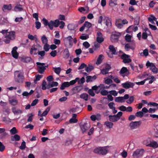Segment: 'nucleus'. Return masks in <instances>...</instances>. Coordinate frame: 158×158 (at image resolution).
Here are the masks:
<instances>
[{
  "mask_svg": "<svg viewBox=\"0 0 158 158\" xmlns=\"http://www.w3.org/2000/svg\"><path fill=\"white\" fill-rule=\"evenodd\" d=\"M109 48L110 50V51L112 52V54H117V52H116V50L114 47V46L112 45H110L109 47Z\"/></svg>",
  "mask_w": 158,
  "mask_h": 158,
  "instance_id": "c9c22d12",
  "label": "nucleus"
},
{
  "mask_svg": "<svg viewBox=\"0 0 158 158\" xmlns=\"http://www.w3.org/2000/svg\"><path fill=\"white\" fill-rule=\"evenodd\" d=\"M28 38L29 39L31 40H36L37 39V36L36 35H35L34 36H33L30 34H29L28 35Z\"/></svg>",
  "mask_w": 158,
  "mask_h": 158,
  "instance_id": "a18cd8bd",
  "label": "nucleus"
},
{
  "mask_svg": "<svg viewBox=\"0 0 158 158\" xmlns=\"http://www.w3.org/2000/svg\"><path fill=\"white\" fill-rule=\"evenodd\" d=\"M80 128L83 133H84L90 127V124L89 123H85L80 125Z\"/></svg>",
  "mask_w": 158,
  "mask_h": 158,
  "instance_id": "9b49d317",
  "label": "nucleus"
},
{
  "mask_svg": "<svg viewBox=\"0 0 158 158\" xmlns=\"http://www.w3.org/2000/svg\"><path fill=\"white\" fill-rule=\"evenodd\" d=\"M100 92L101 94L103 96L107 95L109 93V91L108 92L107 91L105 90V89H103V90H102Z\"/></svg>",
  "mask_w": 158,
  "mask_h": 158,
  "instance_id": "09e8293b",
  "label": "nucleus"
},
{
  "mask_svg": "<svg viewBox=\"0 0 158 158\" xmlns=\"http://www.w3.org/2000/svg\"><path fill=\"white\" fill-rule=\"evenodd\" d=\"M121 34L120 32H115L113 33L111 35L110 40L112 43L117 42Z\"/></svg>",
  "mask_w": 158,
  "mask_h": 158,
  "instance_id": "6e6552de",
  "label": "nucleus"
},
{
  "mask_svg": "<svg viewBox=\"0 0 158 158\" xmlns=\"http://www.w3.org/2000/svg\"><path fill=\"white\" fill-rule=\"evenodd\" d=\"M114 103L113 102H111L109 103L108 104V106L111 109H112L113 108H114L115 107L114 106Z\"/></svg>",
  "mask_w": 158,
  "mask_h": 158,
  "instance_id": "69168bd1",
  "label": "nucleus"
},
{
  "mask_svg": "<svg viewBox=\"0 0 158 158\" xmlns=\"http://www.w3.org/2000/svg\"><path fill=\"white\" fill-rule=\"evenodd\" d=\"M39 45H32L30 50V53L31 55H36L37 54V47L40 46Z\"/></svg>",
  "mask_w": 158,
  "mask_h": 158,
  "instance_id": "f3484780",
  "label": "nucleus"
},
{
  "mask_svg": "<svg viewBox=\"0 0 158 158\" xmlns=\"http://www.w3.org/2000/svg\"><path fill=\"white\" fill-rule=\"evenodd\" d=\"M5 149V147L2 143L0 142V151L3 152Z\"/></svg>",
  "mask_w": 158,
  "mask_h": 158,
  "instance_id": "0e129e2a",
  "label": "nucleus"
},
{
  "mask_svg": "<svg viewBox=\"0 0 158 158\" xmlns=\"http://www.w3.org/2000/svg\"><path fill=\"white\" fill-rule=\"evenodd\" d=\"M35 27L37 29H39L41 27V24L40 22L38 21H36L35 22Z\"/></svg>",
  "mask_w": 158,
  "mask_h": 158,
  "instance_id": "13d9d810",
  "label": "nucleus"
},
{
  "mask_svg": "<svg viewBox=\"0 0 158 158\" xmlns=\"http://www.w3.org/2000/svg\"><path fill=\"white\" fill-rule=\"evenodd\" d=\"M11 9L12 6L11 4H9V5H4L2 7V10L4 11H5L6 10H10Z\"/></svg>",
  "mask_w": 158,
  "mask_h": 158,
  "instance_id": "bb28decb",
  "label": "nucleus"
},
{
  "mask_svg": "<svg viewBox=\"0 0 158 158\" xmlns=\"http://www.w3.org/2000/svg\"><path fill=\"white\" fill-rule=\"evenodd\" d=\"M31 60V59L29 57H25L23 58L22 61L26 63L30 62Z\"/></svg>",
  "mask_w": 158,
  "mask_h": 158,
  "instance_id": "49530a36",
  "label": "nucleus"
},
{
  "mask_svg": "<svg viewBox=\"0 0 158 158\" xmlns=\"http://www.w3.org/2000/svg\"><path fill=\"white\" fill-rule=\"evenodd\" d=\"M50 49V46L48 45V43L45 44L44 47V50L46 52L48 51Z\"/></svg>",
  "mask_w": 158,
  "mask_h": 158,
  "instance_id": "4d7b16f0",
  "label": "nucleus"
},
{
  "mask_svg": "<svg viewBox=\"0 0 158 158\" xmlns=\"http://www.w3.org/2000/svg\"><path fill=\"white\" fill-rule=\"evenodd\" d=\"M141 123L140 121H132L129 124V126L132 130L135 129L138 127L141 124Z\"/></svg>",
  "mask_w": 158,
  "mask_h": 158,
  "instance_id": "1a4fd4ad",
  "label": "nucleus"
},
{
  "mask_svg": "<svg viewBox=\"0 0 158 158\" xmlns=\"http://www.w3.org/2000/svg\"><path fill=\"white\" fill-rule=\"evenodd\" d=\"M146 66L147 68L149 67L150 69L153 73L156 74L158 73V69L153 63L148 61L146 64Z\"/></svg>",
  "mask_w": 158,
  "mask_h": 158,
  "instance_id": "423d86ee",
  "label": "nucleus"
},
{
  "mask_svg": "<svg viewBox=\"0 0 158 158\" xmlns=\"http://www.w3.org/2000/svg\"><path fill=\"white\" fill-rule=\"evenodd\" d=\"M130 48L134 49L131 46H130V44H126L125 46V49L127 51H128Z\"/></svg>",
  "mask_w": 158,
  "mask_h": 158,
  "instance_id": "bf43d9fd",
  "label": "nucleus"
},
{
  "mask_svg": "<svg viewBox=\"0 0 158 158\" xmlns=\"http://www.w3.org/2000/svg\"><path fill=\"white\" fill-rule=\"evenodd\" d=\"M104 23L108 27H110L111 26V19L109 17L104 16L103 19Z\"/></svg>",
  "mask_w": 158,
  "mask_h": 158,
  "instance_id": "ddd939ff",
  "label": "nucleus"
},
{
  "mask_svg": "<svg viewBox=\"0 0 158 158\" xmlns=\"http://www.w3.org/2000/svg\"><path fill=\"white\" fill-rule=\"evenodd\" d=\"M104 58V56L102 55H100L98 57V58L97 61L96 62V64L99 65L101 64L102 62V60Z\"/></svg>",
  "mask_w": 158,
  "mask_h": 158,
  "instance_id": "72a5a7b5",
  "label": "nucleus"
},
{
  "mask_svg": "<svg viewBox=\"0 0 158 158\" xmlns=\"http://www.w3.org/2000/svg\"><path fill=\"white\" fill-rule=\"evenodd\" d=\"M131 36L128 34H127L125 36L126 40L130 42L131 40Z\"/></svg>",
  "mask_w": 158,
  "mask_h": 158,
  "instance_id": "338daca9",
  "label": "nucleus"
},
{
  "mask_svg": "<svg viewBox=\"0 0 158 158\" xmlns=\"http://www.w3.org/2000/svg\"><path fill=\"white\" fill-rule=\"evenodd\" d=\"M97 42L100 43H102L104 41V39L102 36L97 37L96 39Z\"/></svg>",
  "mask_w": 158,
  "mask_h": 158,
  "instance_id": "864d4df0",
  "label": "nucleus"
},
{
  "mask_svg": "<svg viewBox=\"0 0 158 158\" xmlns=\"http://www.w3.org/2000/svg\"><path fill=\"white\" fill-rule=\"evenodd\" d=\"M10 133L11 135H14L18 133V131L15 127H13L10 131Z\"/></svg>",
  "mask_w": 158,
  "mask_h": 158,
  "instance_id": "37998d69",
  "label": "nucleus"
},
{
  "mask_svg": "<svg viewBox=\"0 0 158 158\" xmlns=\"http://www.w3.org/2000/svg\"><path fill=\"white\" fill-rule=\"evenodd\" d=\"M69 111L70 113L77 112L78 113H79L81 111V110L80 109L79 107L77 106H76L71 108L69 110Z\"/></svg>",
  "mask_w": 158,
  "mask_h": 158,
  "instance_id": "a211bd4d",
  "label": "nucleus"
},
{
  "mask_svg": "<svg viewBox=\"0 0 158 158\" xmlns=\"http://www.w3.org/2000/svg\"><path fill=\"white\" fill-rule=\"evenodd\" d=\"M14 79L15 82L22 83L24 80L23 73L21 71H16L15 72Z\"/></svg>",
  "mask_w": 158,
  "mask_h": 158,
  "instance_id": "f03ea898",
  "label": "nucleus"
},
{
  "mask_svg": "<svg viewBox=\"0 0 158 158\" xmlns=\"http://www.w3.org/2000/svg\"><path fill=\"white\" fill-rule=\"evenodd\" d=\"M69 55L70 54L68 49L67 48L65 49L64 52L63 57L65 59H67L69 57Z\"/></svg>",
  "mask_w": 158,
  "mask_h": 158,
  "instance_id": "7c9ffc66",
  "label": "nucleus"
},
{
  "mask_svg": "<svg viewBox=\"0 0 158 158\" xmlns=\"http://www.w3.org/2000/svg\"><path fill=\"white\" fill-rule=\"evenodd\" d=\"M108 151V147L106 146L96 148L94 150V152L96 153L104 155L107 153Z\"/></svg>",
  "mask_w": 158,
  "mask_h": 158,
  "instance_id": "7ed1b4c3",
  "label": "nucleus"
},
{
  "mask_svg": "<svg viewBox=\"0 0 158 158\" xmlns=\"http://www.w3.org/2000/svg\"><path fill=\"white\" fill-rule=\"evenodd\" d=\"M92 26L91 23L88 21H85L83 25L80 28L79 31H83L85 27H86L87 29L86 31H87L88 29L89 28Z\"/></svg>",
  "mask_w": 158,
  "mask_h": 158,
  "instance_id": "f8f14e48",
  "label": "nucleus"
},
{
  "mask_svg": "<svg viewBox=\"0 0 158 158\" xmlns=\"http://www.w3.org/2000/svg\"><path fill=\"white\" fill-rule=\"evenodd\" d=\"M109 93L114 96H117L118 94V93L116 91L114 90L109 91Z\"/></svg>",
  "mask_w": 158,
  "mask_h": 158,
  "instance_id": "e2e57ef3",
  "label": "nucleus"
},
{
  "mask_svg": "<svg viewBox=\"0 0 158 158\" xmlns=\"http://www.w3.org/2000/svg\"><path fill=\"white\" fill-rule=\"evenodd\" d=\"M67 27L68 29L70 30H74L75 29V26L74 24H69Z\"/></svg>",
  "mask_w": 158,
  "mask_h": 158,
  "instance_id": "603ef678",
  "label": "nucleus"
},
{
  "mask_svg": "<svg viewBox=\"0 0 158 158\" xmlns=\"http://www.w3.org/2000/svg\"><path fill=\"white\" fill-rule=\"evenodd\" d=\"M109 5L111 6H116L117 5V4L116 2H114L113 0H111L109 1Z\"/></svg>",
  "mask_w": 158,
  "mask_h": 158,
  "instance_id": "052dcab7",
  "label": "nucleus"
},
{
  "mask_svg": "<svg viewBox=\"0 0 158 158\" xmlns=\"http://www.w3.org/2000/svg\"><path fill=\"white\" fill-rule=\"evenodd\" d=\"M42 75H36L35 76V79L34 80V82L35 84L37 83V82L40 80V79L43 77Z\"/></svg>",
  "mask_w": 158,
  "mask_h": 158,
  "instance_id": "4c0bfd02",
  "label": "nucleus"
},
{
  "mask_svg": "<svg viewBox=\"0 0 158 158\" xmlns=\"http://www.w3.org/2000/svg\"><path fill=\"white\" fill-rule=\"evenodd\" d=\"M80 97L81 98L83 99L85 101H87L88 100V95L86 93H83L81 95Z\"/></svg>",
  "mask_w": 158,
  "mask_h": 158,
  "instance_id": "58836bf2",
  "label": "nucleus"
},
{
  "mask_svg": "<svg viewBox=\"0 0 158 158\" xmlns=\"http://www.w3.org/2000/svg\"><path fill=\"white\" fill-rule=\"evenodd\" d=\"M105 125H106L107 127L111 128L113 127V124L112 123L107 121L105 122Z\"/></svg>",
  "mask_w": 158,
  "mask_h": 158,
  "instance_id": "ea45409f",
  "label": "nucleus"
},
{
  "mask_svg": "<svg viewBox=\"0 0 158 158\" xmlns=\"http://www.w3.org/2000/svg\"><path fill=\"white\" fill-rule=\"evenodd\" d=\"M122 86L126 89H128L130 88H133L134 84L129 81H127L122 84Z\"/></svg>",
  "mask_w": 158,
  "mask_h": 158,
  "instance_id": "2eb2a0df",
  "label": "nucleus"
},
{
  "mask_svg": "<svg viewBox=\"0 0 158 158\" xmlns=\"http://www.w3.org/2000/svg\"><path fill=\"white\" fill-rule=\"evenodd\" d=\"M134 100V98L133 96H132L130 97L129 99L126 101V102L128 104H131Z\"/></svg>",
  "mask_w": 158,
  "mask_h": 158,
  "instance_id": "3c124183",
  "label": "nucleus"
},
{
  "mask_svg": "<svg viewBox=\"0 0 158 158\" xmlns=\"http://www.w3.org/2000/svg\"><path fill=\"white\" fill-rule=\"evenodd\" d=\"M36 64L38 66V71L39 73L41 74L44 73V70L46 69V67L48 66V65H45V64L44 63L37 62Z\"/></svg>",
  "mask_w": 158,
  "mask_h": 158,
  "instance_id": "0eeeda50",
  "label": "nucleus"
},
{
  "mask_svg": "<svg viewBox=\"0 0 158 158\" xmlns=\"http://www.w3.org/2000/svg\"><path fill=\"white\" fill-rule=\"evenodd\" d=\"M90 118L93 121H95L96 120L99 121L101 119V115L100 114H97L96 115H92Z\"/></svg>",
  "mask_w": 158,
  "mask_h": 158,
  "instance_id": "4be33fe9",
  "label": "nucleus"
},
{
  "mask_svg": "<svg viewBox=\"0 0 158 158\" xmlns=\"http://www.w3.org/2000/svg\"><path fill=\"white\" fill-rule=\"evenodd\" d=\"M79 78L77 77L75 78V80H73L70 81L69 82V85H72L74 84L78 80H79Z\"/></svg>",
  "mask_w": 158,
  "mask_h": 158,
  "instance_id": "5fc2aeb1",
  "label": "nucleus"
},
{
  "mask_svg": "<svg viewBox=\"0 0 158 158\" xmlns=\"http://www.w3.org/2000/svg\"><path fill=\"white\" fill-rule=\"evenodd\" d=\"M53 69L55 73L58 75L59 74L61 70V68L60 67H53Z\"/></svg>",
  "mask_w": 158,
  "mask_h": 158,
  "instance_id": "e433bc0d",
  "label": "nucleus"
},
{
  "mask_svg": "<svg viewBox=\"0 0 158 158\" xmlns=\"http://www.w3.org/2000/svg\"><path fill=\"white\" fill-rule=\"evenodd\" d=\"M20 139V136L17 134H15L14 136H11V140L12 141H18Z\"/></svg>",
  "mask_w": 158,
  "mask_h": 158,
  "instance_id": "c85d7f7f",
  "label": "nucleus"
},
{
  "mask_svg": "<svg viewBox=\"0 0 158 158\" xmlns=\"http://www.w3.org/2000/svg\"><path fill=\"white\" fill-rule=\"evenodd\" d=\"M69 82H65L63 83L61 85L60 89L61 90H63L65 89L66 87H68L69 86Z\"/></svg>",
  "mask_w": 158,
  "mask_h": 158,
  "instance_id": "473e14b6",
  "label": "nucleus"
},
{
  "mask_svg": "<svg viewBox=\"0 0 158 158\" xmlns=\"http://www.w3.org/2000/svg\"><path fill=\"white\" fill-rule=\"evenodd\" d=\"M15 11L16 12L21 11L23 10L22 5L20 4H17L14 7Z\"/></svg>",
  "mask_w": 158,
  "mask_h": 158,
  "instance_id": "cd10ccee",
  "label": "nucleus"
},
{
  "mask_svg": "<svg viewBox=\"0 0 158 158\" xmlns=\"http://www.w3.org/2000/svg\"><path fill=\"white\" fill-rule=\"evenodd\" d=\"M50 110V107H48L40 115V116L43 117L46 115Z\"/></svg>",
  "mask_w": 158,
  "mask_h": 158,
  "instance_id": "79ce46f5",
  "label": "nucleus"
},
{
  "mask_svg": "<svg viewBox=\"0 0 158 158\" xmlns=\"http://www.w3.org/2000/svg\"><path fill=\"white\" fill-rule=\"evenodd\" d=\"M144 150L143 149H138L133 154V156L135 158H138L141 156L143 154Z\"/></svg>",
  "mask_w": 158,
  "mask_h": 158,
  "instance_id": "9d476101",
  "label": "nucleus"
},
{
  "mask_svg": "<svg viewBox=\"0 0 158 158\" xmlns=\"http://www.w3.org/2000/svg\"><path fill=\"white\" fill-rule=\"evenodd\" d=\"M64 44L65 46L69 48L72 47L73 45V38L71 36L65 37L64 39Z\"/></svg>",
  "mask_w": 158,
  "mask_h": 158,
  "instance_id": "39448f33",
  "label": "nucleus"
},
{
  "mask_svg": "<svg viewBox=\"0 0 158 158\" xmlns=\"http://www.w3.org/2000/svg\"><path fill=\"white\" fill-rule=\"evenodd\" d=\"M149 142L150 143L151 142L150 139L149 138H148L144 140L143 142V144L146 145L147 146H148V145L149 144Z\"/></svg>",
  "mask_w": 158,
  "mask_h": 158,
  "instance_id": "8fccbe9b",
  "label": "nucleus"
},
{
  "mask_svg": "<svg viewBox=\"0 0 158 158\" xmlns=\"http://www.w3.org/2000/svg\"><path fill=\"white\" fill-rule=\"evenodd\" d=\"M42 21L44 25L45 26H48L51 30H52L53 29V26L55 27V24L56 23V20L54 21L51 20L48 22V20L45 18H43L42 19Z\"/></svg>",
  "mask_w": 158,
  "mask_h": 158,
  "instance_id": "20e7f679",
  "label": "nucleus"
},
{
  "mask_svg": "<svg viewBox=\"0 0 158 158\" xmlns=\"http://www.w3.org/2000/svg\"><path fill=\"white\" fill-rule=\"evenodd\" d=\"M93 69V67L92 66L89 65L88 67H85V70L87 72H89L92 71Z\"/></svg>",
  "mask_w": 158,
  "mask_h": 158,
  "instance_id": "6e6d98bb",
  "label": "nucleus"
},
{
  "mask_svg": "<svg viewBox=\"0 0 158 158\" xmlns=\"http://www.w3.org/2000/svg\"><path fill=\"white\" fill-rule=\"evenodd\" d=\"M83 45L86 48H88L90 46L89 44L87 41H85V42H84L83 44Z\"/></svg>",
  "mask_w": 158,
  "mask_h": 158,
  "instance_id": "774afa93",
  "label": "nucleus"
},
{
  "mask_svg": "<svg viewBox=\"0 0 158 158\" xmlns=\"http://www.w3.org/2000/svg\"><path fill=\"white\" fill-rule=\"evenodd\" d=\"M1 33L3 35L5 34L6 39L4 40V41L6 44L9 43L10 40H13L15 38V32L14 31L8 32L7 30H3Z\"/></svg>",
  "mask_w": 158,
  "mask_h": 158,
  "instance_id": "f257e3e1",
  "label": "nucleus"
},
{
  "mask_svg": "<svg viewBox=\"0 0 158 158\" xmlns=\"http://www.w3.org/2000/svg\"><path fill=\"white\" fill-rule=\"evenodd\" d=\"M17 49V47H15L13 48L11 52L13 56L16 59L17 58L18 56V53L16 51Z\"/></svg>",
  "mask_w": 158,
  "mask_h": 158,
  "instance_id": "5701e85b",
  "label": "nucleus"
},
{
  "mask_svg": "<svg viewBox=\"0 0 158 158\" xmlns=\"http://www.w3.org/2000/svg\"><path fill=\"white\" fill-rule=\"evenodd\" d=\"M123 97H116L115 99V101L117 102H124V101L123 99Z\"/></svg>",
  "mask_w": 158,
  "mask_h": 158,
  "instance_id": "a19ab883",
  "label": "nucleus"
},
{
  "mask_svg": "<svg viewBox=\"0 0 158 158\" xmlns=\"http://www.w3.org/2000/svg\"><path fill=\"white\" fill-rule=\"evenodd\" d=\"M12 112L15 115L20 114L22 113L23 111L22 110L17 108L16 107H13L11 108Z\"/></svg>",
  "mask_w": 158,
  "mask_h": 158,
  "instance_id": "412c9836",
  "label": "nucleus"
},
{
  "mask_svg": "<svg viewBox=\"0 0 158 158\" xmlns=\"http://www.w3.org/2000/svg\"><path fill=\"white\" fill-rule=\"evenodd\" d=\"M82 89L81 87L80 86H77L73 87L72 89L73 94H77L80 92Z\"/></svg>",
  "mask_w": 158,
  "mask_h": 158,
  "instance_id": "b1692460",
  "label": "nucleus"
},
{
  "mask_svg": "<svg viewBox=\"0 0 158 158\" xmlns=\"http://www.w3.org/2000/svg\"><path fill=\"white\" fill-rule=\"evenodd\" d=\"M128 70L126 67H123L121 69L120 72L122 76L123 77L125 76L124 74L127 72Z\"/></svg>",
  "mask_w": 158,
  "mask_h": 158,
  "instance_id": "f704fd0d",
  "label": "nucleus"
},
{
  "mask_svg": "<svg viewBox=\"0 0 158 158\" xmlns=\"http://www.w3.org/2000/svg\"><path fill=\"white\" fill-rule=\"evenodd\" d=\"M156 20L157 19L152 15H150L148 18V21L153 24H155L154 21H156Z\"/></svg>",
  "mask_w": 158,
  "mask_h": 158,
  "instance_id": "a878e982",
  "label": "nucleus"
},
{
  "mask_svg": "<svg viewBox=\"0 0 158 158\" xmlns=\"http://www.w3.org/2000/svg\"><path fill=\"white\" fill-rule=\"evenodd\" d=\"M98 89L100 92L103 89H104L105 85L103 84H101L98 86Z\"/></svg>",
  "mask_w": 158,
  "mask_h": 158,
  "instance_id": "680f3d73",
  "label": "nucleus"
},
{
  "mask_svg": "<svg viewBox=\"0 0 158 158\" xmlns=\"http://www.w3.org/2000/svg\"><path fill=\"white\" fill-rule=\"evenodd\" d=\"M56 22L55 27H57L60 25L59 27L60 29H62L64 28L65 23L64 22L60 21L58 19H56Z\"/></svg>",
  "mask_w": 158,
  "mask_h": 158,
  "instance_id": "6ab92c4d",
  "label": "nucleus"
},
{
  "mask_svg": "<svg viewBox=\"0 0 158 158\" xmlns=\"http://www.w3.org/2000/svg\"><path fill=\"white\" fill-rule=\"evenodd\" d=\"M42 42L44 44H47L48 42V40L47 38L44 35H43L41 38Z\"/></svg>",
  "mask_w": 158,
  "mask_h": 158,
  "instance_id": "c03bdc74",
  "label": "nucleus"
},
{
  "mask_svg": "<svg viewBox=\"0 0 158 158\" xmlns=\"http://www.w3.org/2000/svg\"><path fill=\"white\" fill-rule=\"evenodd\" d=\"M96 76L95 75L92 77L90 76H87L86 77V81L87 82H91L95 80L96 78Z\"/></svg>",
  "mask_w": 158,
  "mask_h": 158,
  "instance_id": "c756f323",
  "label": "nucleus"
},
{
  "mask_svg": "<svg viewBox=\"0 0 158 158\" xmlns=\"http://www.w3.org/2000/svg\"><path fill=\"white\" fill-rule=\"evenodd\" d=\"M9 101L10 103L13 106L17 105L18 103L17 100L16 98L14 96L9 98Z\"/></svg>",
  "mask_w": 158,
  "mask_h": 158,
  "instance_id": "dca6fc26",
  "label": "nucleus"
},
{
  "mask_svg": "<svg viewBox=\"0 0 158 158\" xmlns=\"http://www.w3.org/2000/svg\"><path fill=\"white\" fill-rule=\"evenodd\" d=\"M130 56L125 54H123L121 56V58L123 59V62L125 63H129L131 61V60L130 58Z\"/></svg>",
  "mask_w": 158,
  "mask_h": 158,
  "instance_id": "4468645a",
  "label": "nucleus"
},
{
  "mask_svg": "<svg viewBox=\"0 0 158 158\" xmlns=\"http://www.w3.org/2000/svg\"><path fill=\"white\" fill-rule=\"evenodd\" d=\"M138 30V28L137 26L132 25L129 26L127 28L126 31L127 32L130 33L132 31H134L135 32L137 31Z\"/></svg>",
  "mask_w": 158,
  "mask_h": 158,
  "instance_id": "aec40b11",
  "label": "nucleus"
},
{
  "mask_svg": "<svg viewBox=\"0 0 158 158\" xmlns=\"http://www.w3.org/2000/svg\"><path fill=\"white\" fill-rule=\"evenodd\" d=\"M148 145L149 147L154 148H158V144L156 142L154 141L151 142Z\"/></svg>",
  "mask_w": 158,
  "mask_h": 158,
  "instance_id": "2f4dec72",
  "label": "nucleus"
},
{
  "mask_svg": "<svg viewBox=\"0 0 158 158\" xmlns=\"http://www.w3.org/2000/svg\"><path fill=\"white\" fill-rule=\"evenodd\" d=\"M135 115L136 117L141 118L143 116V113L142 111H139L137 112Z\"/></svg>",
  "mask_w": 158,
  "mask_h": 158,
  "instance_id": "de8ad7c7",
  "label": "nucleus"
},
{
  "mask_svg": "<svg viewBox=\"0 0 158 158\" xmlns=\"http://www.w3.org/2000/svg\"><path fill=\"white\" fill-rule=\"evenodd\" d=\"M109 117L110 121L112 122H115L119 120L118 118L115 115H110Z\"/></svg>",
  "mask_w": 158,
  "mask_h": 158,
  "instance_id": "393cba45",
  "label": "nucleus"
}]
</instances>
